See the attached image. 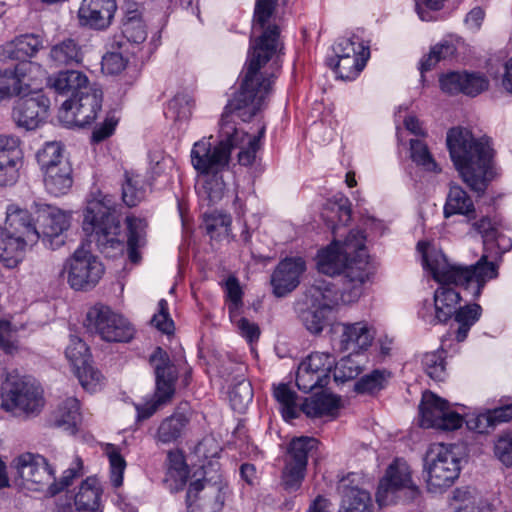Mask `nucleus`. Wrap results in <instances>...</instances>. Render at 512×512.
Returning <instances> with one entry per match:
<instances>
[{
    "label": "nucleus",
    "instance_id": "f257e3e1",
    "mask_svg": "<svg viewBox=\"0 0 512 512\" xmlns=\"http://www.w3.org/2000/svg\"><path fill=\"white\" fill-rule=\"evenodd\" d=\"M240 90L228 102L220 120L219 142L212 146L209 139L196 142L191 150V163L202 175L217 173L229 163V146L234 130L230 126V114L243 122L250 121L261 109L270 94L273 74L255 73L244 69Z\"/></svg>",
    "mask_w": 512,
    "mask_h": 512
},
{
    "label": "nucleus",
    "instance_id": "f03ea898",
    "mask_svg": "<svg viewBox=\"0 0 512 512\" xmlns=\"http://www.w3.org/2000/svg\"><path fill=\"white\" fill-rule=\"evenodd\" d=\"M422 264L440 284L434 292V314L422 315L431 325L448 322L460 307V293L449 285L463 287L473 298H478L487 280L498 275L496 265L488 261L485 254L475 264L462 266L450 264L441 252L422 251Z\"/></svg>",
    "mask_w": 512,
    "mask_h": 512
},
{
    "label": "nucleus",
    "instance_id": "7ed1b4c3",
    "mask_svg": "<svg viewBox=\"0 0 512 512\" xmlns=\"http://www.w3.org/2000/svg\"><path fill=\"white\" fill-rule=\"evenodd\" d=\"M351 202L345 196H335L324 205L322 218L331 228L334 235L332 243L317 256V268L319 272L328 275H342L345 278L346 270L350 266H359L360 260L364 262L368 271V279L372 274L365 246V235L360 230H351L346 239L341 242L336 239V230L340 226H346L351 221Z\"/></svg>",
    "mask_w": 512,
    "mask_h": 512
},
{
    "label": "nucleus",
    "instance_id": "20e7f679",
    "mask_svg": "<svg viewBox=\"0 0 512 512\" xmlns=\"http://www.w3.org/2000/svg\"><path fill=\"white\" fill-rule=\"evenodd\" d=\"M451 159L463 182L478 196L484 195L496 177L494 149L488 138H475L466 128L454 127L447 133Z\"/></svg>",
    "mask_w": 512,
    "mask_h": 512
},
{
    "label": "nucleus",
    "instance_id": "39448f33",
    "mask_svg": "<svg viewBox=\"0 0 512 512\" xmlns=\"http://www.w3.org/2000/svg\"><path fill=\"white\" fill-rule=\"evenodd\" d=\"M288 0H257L255 3L251 46L245 69L263 73L261 69L270 61L277 63L284 44L280 38V18L276 15L279 5Z\"/></svg>",
    "mask_w": 512,
    "mask_h": 512
},
{
    "label": "nucleus",
    "instance_id": "423d86ee",
    "mask_svg": "<svg viewBox=\"0 0 512 512\" xmlns=\"http://www.w3.org/2000/svg\"><path fill=\"white\" fill-rule=\"evenodd\" d=\"M117 207L112 195L98 191L88 201L84 213V232L94 237L100 252L109 258L123 254L125 249Z\"/></svg>",
    "mask_w": 512,
    "mask_h": 512
},
{
    "label": "nucleus",
    "instance_id": "0eeeda50",
    "mask_svg": "<svg viewBox=\"0 0 512 512\" xmlns=\"http://www.w3.org/2000/svg\"><path fill=\"white\" fill-rule=\"evenodd\" d=\"M6 228L0 227V261L7 268H14L22 259L25 246L36 243L40 232L30 213L16 205H9L6 212Z\"/></svg>",
    "mask_w": 512,
    "mask_h": 512
},
{
    "label": "nucleus",
    "instance_id": "6e6552de",
    "mask_svg": "<svg viewBox=\"0 0 512 512\" xmlns=\"http://www.w3.org/2000/svg\"><path fill=\"white\" fill-rule=\"evenodd\" d=\"M360 266H350L345 278H341V289L324 279H317L307 289L305 299L332 311L340 303L351 304L359 300L363 294V286L368 281V271L365 263L360 260Z\"/></svg>",
    "mask_w": 512,
    "mask_h": 512
},
{
    "label": "nucleus",
    "instance_id": "1a4fd4ad",
    "mask_svg": "<svg viewBox=\"0 0 512 512\" xmlns=\"http://www.w3.org/2000/svg\"><path fill=\"white\" fill-rule=\"evenodd\" d=\"M46 191L53 196L68 193L73 185V168L60 142H47L36 154Z\"/></svg>",
    "mask_w": 512,
    "mask_h": 512
},
{
    "label": "nucleus",
    "instance_id": "9d476101",
    "mask_svg": "<svg viewBox=\"0 0 512 512\" xmlns=\"http://www.w3.org/2000/svg\"><path fill=\"white\" fill-rule=\"evenodd\" d=\"M3 389L6 394L3 406L16 416H36L44 407L43 391L29 377L8 373Z\"/></svg>",
    "mask_w": 512,
    "mask_h": 512
},
{
    "label": "nucleus",
    "instance_id": "9b49d317",
    "mask_svg": "<svg viewBox=\"0 0 512 512\" xmlns=\"http://www.w3.org/2000/svg\"><path fill=\"white\" fill-rule=\"evenodd\" d=\"M149 362L155 373L154 398L152 401L136 407L138 420L150 418L160 406L172 400L178 379L176 366L172 363L168 353L161 347L155 348L149 357Z\"/></svg>",
    "mask_w": 512,
    "mask_h": 512
},
{
    "label": "nucleus",
    "instance_id": "f8f14e48",
    "mask_svg": "<svg viewBox=\"0 0 512 512\" xmlns=\"http://www.w3.org/2000/svg\"><path fill=\"white\" fill-rule=\"evenodd\" d=\"M455 446L443 443L430 445L424 458L427 485L431 491L450 487L458 478L461 467Z\"/></svg>",
    "mask_w": 512,
    "mask_h": 512
},
{
    "label": "nucleus",
    "instance_id": "ddd939ff",
    "mask_svg": "<svg viewBox=\"0 0 512 512\" xmlns=\"http://www.w3.org/2000/svg\"><path fill=\"white\" fill-rule=\"evenodd\" d=\"M319 440L309 436L294 437L287 445L282 471V484L287 491H296L306 474L308 458L319 447Z\"/></svg>",
    "mask_w": 512,
    "mask_h": 512
},
{
    "label": "nucleus",
    "instance_id": "4468645a",
    "mask_svg": "<svg viewBox=\"0 0 512 512\" xmlns=\"http://www.w3.org/2000/svg\"><path fill=\"white\" fill-rule=\"evenodd\" d=\"M87 328L107 342H128L134 329L122 315L105 305H95L86 316Z\"/></svg>",
    "mask_w": 512,
    "mask_h": 512
},
{
    "label": "nucleus",
    "instance_id": "2eb2a0df",
    "mask_svg": "<svg viewBox=\"0 0 512 512\" xmlns=\"http://www.w3.org/2000/svg\"><path fill=\"white\" fill-rule=\"evenodd\" d=\"M64 271L67 272V282L72 289L89 290L101 279L104 267L82 244L66 261Z\"/></svg>",
    "mask_w": 512,
    "mask_h": 512
},
{
    "label": "nucleus",
    "instance_id": "dca6fc26",
    "mask_svg": "<svg viewBox=\"0 0 512 512\" xmlns=\"http://www.w3.org/2000/svg\"><path fill=\"white\" fill-rule=\"evenodd\" d=\"M65 355L78 378L81 386L88 392H96L104 385V376L91 364L89 348L78 336L70 337Z\"/></svg>",
    "mask_w": 512,
    "mask_h": 512
},
{
    "label": "nucleus",
    "instance_id": "f3484780",
    "mask_svg": "<svg viewBox=\"0 0 512 512\" xmlns=\"http://www.w3.org/2000/svg\"><path fill=\"white\" fill-rule=\"evenodd\" d=\"M421 426L455 430L462 426L463 417L450 409L449 403L432 392H425L419 406Z\"/></svg>",
    "mask_w": 512,
    "mask_h": 512
},
{
    "label": "nucleus",
    "instance_id": "a211bd4d",
    "mask_svg": "<svg viewBox=\"0 0 512 512\" xmlns=\"http://www.w3.org/2000/svg\"><path fill=\"white\" fill-rule=\"evenodd\" d=\"M101 106L102 92L90 88L78 97L66 100L62 104L60 118L69 125L85 127L96 119Z\"/></svg>",
    "mask_w": 512,
    "mask_h": 512
},
{
    "label": "nucleus",
    "instance_id": "6ab92c4d",
    "mask_svg": "<svg viewBox=\"0 0 512 512\" xmlns=\"http://www.w3.org/2000/svg\"><path fill=\"white\" fill-rule=\"evenodd\" d=\"M401 490H407L412 499L419 493L417 486L412 482L408 464L402 459H396L388 466L379 482L376 500L380 506L387 505L392 501V496Z\"/></svg>",
    "mask_w": 512,
    "mask_h": 512
},
{
    "label": "nucleus",
    "instance_id": "aec40b11",
    "mask_svg": "<svg viewBox=\"0 0 512 512\" xmlns=\"http://www.w3.org/2000/svg\"><path fill=\"white\" fill-rule=\"evenodd\" d=\"M13 467L29 489L41 490L55 478L47 460L39 454L23 453L13 461Z\"/></svg>",
    "mask_w": 512,
    "mask_h": 512
},
{
    "label": "nucleus",
    "instance_id": "412c9836",
    "mask_svg": "<svg viewBox=\"0 0 512 512\" xmlns=\"http://www.w3.org/2000/svg\"><path fill=\"white\" fill-rule=\"evenodd\" d=\"M223 503L221 490L215 484L199 479L189 484L186 493L188 512H219Z\"/></svg>",
    "mask_w": 512,
    "mask_h": 512
},
{
    "label": "nucleus",
    "instance_id": "4be33fe9",
    "mask_svg": "<svg viewBox=\"0 0 512 512\" xmlns=\"http://www.w3.org/2000/svg\"><path fill=\"white\" fill-rule=\"evenodd\" d=\"M49 100L43 95L20 98L12 110V119L19 128L27 131L38 128L47 118Z\"/></svg>",
    "mask_w": 512,
    "mask_h": 512
},
{
    "label": "nucleus",
    "instance_id": "5701e85b",
    "mask_svg": "<svg viewBox=\"0 0 512 512\" xmlns=\"http://www.w3.org/2000/svg\"><path fill=\"white\" fill-rule=\"evenodd\" d=\"M23 153L14 136H0V186H12L19 178Z\"/></svg>",
    "mask_w": 512,
    "mask_h": 512
},
{
    "label": "nucleus",
    "instance_id": "b1692460",
    "mask_svg": "<svg viewBox=\"0 0 512 512\" xmlns=\"http://www.w3.org/2000/svg\"><path fill=\"white\" fill-rule=\"evenodd\" d=\"M334 334L338 336L339 350L352 354L366 350L374 338L371 329L365 322L338 323L334 326Z\"/></svg>",
    "mask_w": 512,
    "mask_h": 512
},
{
    "label": "nucleus",
    "instance_id": "393cba45",
    "mask_svg": "<svg viewBox=\"0 0 512 512\" xmlns=\"http://www.w3.org/2000/svg\"><path fill=\"white\" fill-rule=\"evenodd\" d=\"M116 10L115 0H82L78 17L81 25L104 30L111 25Z\"/></svg>",
    "mask_w": 512,
    "mask_h": 512
},
{
    "label": "nucleus",
    "instance_id": "a878e982",
    "mask_svg": "<svg viewBox=\"0 0 512 512\" xmlns=\"http://www.w3.org/2000/svg\"><path fill=\"white\" fill-rule=\"evenodd\" d=\"M305 270V262L301 258H286L275 268L271 276L273 293L284 297L292 292L300 283V276Z\"/></svg>",
    "mask_w": 512,
    "mask_h": 512
},
{
    "label": "nucleus",
    "instance_id": "bb28decb",
    "mask_svg": "<svg viewBox=\"0 0 512 512\" xmlns=\"http://www.w3.org/2000/svg\"><path fill=\"white\" fill-rule=\"evenodd\" d=\"M43 43V37L39 34H23L7 43L2 49V55L19 61L18 64H27L28 69L31 65L28 59L34 57L43 48Z\"/></svg>",
    "mask_w": 512,
    "mask_h": 512
},
{
    "label": "nucleus",
    "instance_id": "cd10ccee",
    "mask_svg": "<svg viewBox=\"0 0 512 512\" xmlns=\"http://www.w3.org/2000/svg\"><path fill=\"white\" fill-rule=\"evenodd\" d=\"M42 221L43 240L49 242L51 246H60L64 243L61 239L62 233L70 226V215L66 212L48 206L38 217Z\"/></svg>",
    "mask_w": 512,
    "mask_h": 512
},
{
    "label": "nucleus",
    "instance_id": "c85d7f7f",
    "mask_svg": "<svg viewBox=\"0 0 512 512\" xmlns=\"http://www.w3.org/2000/svg\"><path fill=\"white\" fill-rule=\"evenodd\" d=\"M235 114H230V126L234 130L229 146V155L234 148L240 149L238 162L242 166H250L256 159V153L260 149L259 137H250L247 132L239 130L232 119Z\"/></svg>",
    "mask_w": 512,
    "mask_h": 512
},
{
    "label": "nucleus",
    "instance_id": "c756f323",
    "mask_svg": "<svg viewBox=\"0 0 512 512\" xmlns=\"http://www.w3.org/2000/svg\"><path fill=\"white\" fill-rule=\"evenodd\" d=\"M443 213L445 218L456 214L465 216L468 221L476 218V210L471 197L457 184L450 185Z\"/></svg>",
    "mask_w": 512,
    "mask_h": 512
},
{
    "label": "nucleus",
    "instance_id": "7c9ffc66",
    "mask_svg": "<svg viewBox=\"0 0 512 512\" xmlns=\"http://www.w3.org/2000/svg\"><path fill=\"white\" fill-rule=\"evenodd\" d=\"M50 86L60 94H71V98H76L90 90L87 76L76 70L61 71L49 78Z\"/></svg>",
    "mask_w": 512,
    "mask_h": 512
},
{
    "label": "nucleus",
    "instance_id": "2f4dec72",
    "mask_svg": "<svg viewBox=\"0 0 512 512\" xmlns=\"http://www.w3.org/2000/svg\"><path fill=\"white\" fill-rule=\"evenodd\" d=\"M82 60V47L73 38L63 39L50 48L49 61L56 68L79 65Z\"/></svg>",
    "mask_w": 512,
    "mask_h": 512
},
{
    "label": "nucleus",
    "instance_id": "473e14b6",
    "mask_svg": "<svg viewBox=\"0 0 512 512\" xmlns=\"http://www.w3.org/2000/svg\"><path fill=\"white\" fill-rule=\"evenodd\" d=\"M331 312L315 305L305 299L303 303H299L297 314L301 324L312 335H319L328 325V316Z\"/></svg>",
    "mask_w": 512,
    "mask_h": 512
},
{
    "label": "nucleus",
    "instance_id": "72a5a7b5",
    "mask_svg": "<svg viewBox=\"0 0 512 512\" xmlns=\"http://www.w3.org/2000/svg\"><path fill=\"white\" fill-rule=\"evenodd\" d=\"M80 403L76 398L69 397L62 402L54 414L53 424L70 434H75L81 424Z\"/></svg>",
    "mask_w": 512,
    "mask_h": 512
},
{
    "label": "nucleus",
    "instance_id": "f704fd0d",
    "mask_svg": "<svg viewBox=\"0 0 512 512\" xmlns=\"http://www.w3.org/2000/svg\"><path fill=\"white\" fill-rule=\"evenodd\" d=\"M350 479H352L350 477ZM349 478H342L338 485V491L342 495L341 510L343 512H364L370 503V493L362 486L355 489H347Z\"/></svg>",
    "mask_w": 512,
    "mask_h": 512
},
{
    "label": "nucleus",
    "instance_id": "c9c22d12",
    "mask_svg": "<svg viewBox=\"0 0 512 512\" xmlns=\"http://www.w3.org/2000/svg\"><path fill=\"white\" fill-rule=\"evenodd\" d=\"M101 487L95 477L86 478L75 496L77 512H99Z\"/></svg>",
    "mask_w": 512,
    "mask_h": 512
},
{
    "label": "nucleus",
    "instance_id": "e433bc0d",
    "mask_svg": "<svg viewBox=\"0 0 512 512\" xmlns=\"http://www.w3.org/2000/svg\"><path fill=\"white\" fill-rule=\"evenodd\" d=\"M121 31L123 36L131 43L140 44L147 38L146 25L142 19V13L135 4L127 5L122 18Z\"/></svg>",
    "mask_w": 512,
    "mask_h": 512
},
{
    "label": "nucleus",
    "instance_id": "4c0bfd02",
    "mask_svg": "<svg viewBox=\"0 0 512 512\" xmlns=\"http://www.w3.org/2000/svg\"><path fill=\"white\" fill-rule=\"evenodd\" d=\"M146 197L144 178L133 171H125L121 185V198L127 207H136Z\"/></svg>",
    "mask_w": 512,
    "mask_h": 512
},
{
    "label": "nucleus",
    "instance_id": "58836bf2",
    "mask_svg": "<svg viewBox=\"0 0 512 512\" xmlns=\"http://www.w3.org/2000/svg\"><path fill=\"white\" fill-rule=\"evenodd\" d=\"M361 52L358 58L336 56L337 60L331 59L328 64L333 68L340 79L347 81L354 80L364 69L370 58V51L362 50Z\"/></svg>",
    "mask_w": 512,
    "mask_h": 512
},
{
    "label": "nucleus",
    "instance_id": "ea45409f",
    "mask_svg": "<svg viewBox=\"0 0 512 512\" xmlns=\"http://www.w3.org/2000/svg\"><path fill=\"white\" fill-rule=\"evenodd\" d=\"M126 224L128 229L126 244L128 257L132 263L138 264L141 260V255L138 249L145 245V229L147 227V223L144 219L127 216Z\"/></svg>",
    "mask_w": 512,
    "mask_h": 512
},
{
    "label": "nucleus",
    "instance_id": "a19ab883",
    "mask_svg": "<svg viewBox=\"0 0 512 512\" xmlns=\"http://www.w3.org/2000/svg\"><path fill=\"white\" fill-rule=\"evenodd\" d=\"M338 408V398L324 391L305 399L301 406L303 413L312 418L332 414Z\"/></svg>",
    "mask_w": 512,
    "mask_h": 512
},
{
    "label": "nucleus",
    "instance_id": "79ce46f5",
    "mask_svg": "<svg viewBox=\"0 0 512 512\" xmlns=\"http://www.w3.org/2000/svg\"><path fill=\"white\" fill-rule=\"evenodd\" d=\"M188 423L189 419L185 414L174 413L160 423L155 438L163 444L172 443L182 435Z\"/></svg>",
    "mask_w": 512,
    "mask_h": 512
},
{
    "label": "nucleus",
    "instance_id": "37998d69",
    "mask_svg": "<svg viewBox=\"0 0 512 512\" xmlns=\"http://www.w3.org/2000/svg\"><path fill=\"white\" fill-rule=\"evenodd\" d=\"M481 314L482 308L476 303L459 307L454 315L455 321L459 324L455 335L458 342H463L467 338L469 330L480 319Z\"/></svg>",
    "mask_w": 512,
    "mask_h": 512
},
{
    "label": "nucleus",
    "instance_id": "c03bdc74",
    "mask_svg": "<svg viewBox=\"0 0 512 512\" xmlns=\"http://www.w3.org/2000/svg\"><path fill=\"white\" fill-rule=\"evenodd\" d=\"M27 72V64H16L14 69L0 72V99L11 97L21 92V81Z\"/></svg>",
    "mask_w": 512,
    "mask_h": 512
},
{
    "label": "nucleus",
    "instance_id": "a18cd8bd",
    "mask_svg": "<svg viewBox=\"0 0 512 512\" xmlns=\"http://www.w3.org/2000/svg\"><path fill=\"white\" fill-rule=\"evenodd\" d=\"M273 396L280 405V411L286 421L299 415L297 394L287 384L281 383L273 387Z\"/></svg>",
    "mask_w": 512,
    "mask_h": 512
},
{
    "label": "nucleus",
    "instance_id": "49530a36",
    "mask_svg": "<svg viewBox=\"0 0 512 512\" xmlns=\"http://www.w3.org/2000/svg\"><path fill=\"white\" fill-rule=\"evenodd\" d=\"M391 378L386 369H375L361 377L354 385V390L361 394H374L384 389Z\"/></svg>",
    "mask_w": 512,
    "mask_h": 512
},
{
    "label": "nucleus",
    "instance_id": "de8ad7c7",
    "mask_svg": "<svg viewBox=\"0 0 512 512\" xmlns=\"http://www.w3.org/2000/svg\"><path fill=\"white\" fill-rule=\"evenodd\" d=\"M243 295L239 280L235 276H229L225 281V301L231 321H235L242 313Z\"/></svg>",
    "mask_w": 512,
    "mask_h": 512
},
{
    "label": "nucleus",
    "instance_id": "09e8293b",
    "mask_svg": "<svg viewBox=\"0 0 512 512\" xmlns=\"http://www.w3.org/2000/svg\"><path fill=\"white\" fill-rule=\"evenodd\" d=\"M350 354L341 358L334 364V378L336 381L346 382L355 379L363 370L361 355Z\"/></svg>",
    "mask_w": 512,
    "mask_h": 512
},
{
    "label": "nucleus",
    "instance_id": "8fccbe9b",
    "mask_svg": "<svg viewBox=\"0 0 512 512\" xmlns=\"http://www.w3.org/2000/svg\"><path fill=\"white\" fill-rule=\"evenodd\" d=\"M362 50L370 51V47L368 43L356 33L339 38L333 46L335 56L358 58Z\"/></svg>",
    "mask_w": 512,
    "mask_h": 512
},
{
    "label": "nucleus",
    "instance_id": "3c124183",
    "mask_svg": "<svg viewBox=\"0 0 512 512\" xmlns=\"http://www.w3.org/2000/svg\"><path fill=\"white\" fill-rule=\"evenodd\" d=\"M193 106L194 100L190 94L178 93L169 101L165 114L175 122L187 121L191 117Z\"/></svg>",
    "mask_w": 512,
    "mask_h": 512
},
{
    "label": "nucleus",
    "instance_id": "603ef678",
    "mask_svg": "<svg viewBox=\"0 0 512 512\" xmlns=\"http://www.w3.org/2000/svg\"><path fill=\"white\" fill-rule=\"evenodd\" d=\"M335 359L329 353L314 352L310 354L300 365L318 374L322 379L330 381V372L334 367Z\"/></svg>",
    "mask_w": 512,
    "mask_h": 512
},
{
    "label": "nucleus",
    "instance_id": "864d4df0",
    "mask_svg": "<svg viewBox=\"0 0 512 512\" xmlns=\"http://www.w3.org/2000/svg\"><path fill=\"white\" fill-rule=\"evenodd\" d=\"M445 351L438 350L423 354L421 363L425 373L435 381H442L446 376Z\"/></svg>",
    "mask_w": 512,
    "mask_h": 512
},
{
    "label": "nucleus",
    "instance_id": "5fc2aeb1",
    "mask_svg": "<svg viewBox=\"0 0 512 512\" xmlns=\"http://www.w3.org/2000/svg\"><path fill=\"white\" fill-rule=\"evenodd\" d=\"M105 453L110 463V480L114 488H119L123 484V475L126 468V461L120 454L117 446L107 444Z\"/></svg>",
    "mask_w": 512,
    "mask_h": 512
},
{
    "label": "nucleus",
    "instance_id": "6e6d98bb",
    "mask_svg": "<svg viewBox=\"0 0 512 512\" xmlns=\"http://www.w3.org/2000/svg\"><path fill=\"white\" fill-rule=\"evenodd\" d=\"M231 223L232 219L229 215L211 214L205 217L204 228L212 239H220L229 234Z\"/></svg>",
    "mask_w": 512,
    "mask_h": 512
},
{
    "label": "nucleus",
    "instance_id": "4d7b16f0",
    "mask_svg": "<svg viewBox=\"0 0 512 512\" xmlns=\"http://www.w3.org/2000/svg\"><path fill=\"white\" fill-rule=\"evenodd\" d=\"M229 399L234 410L243 411L253 399L251 384L245 380L235 384L229 392Z\"/></svg>",
    "mask_w": 512,
    "mask_h": 512
},
{
    "label": "nucleus",
    "instance_id": "13d9d810",
    "mask_svg": "<svg viewBox=\"0 0 512 512\" xmlns=\"http://www.w3.org/2000/svg\"><path fill=\"white\" fill-rule=\"evenodd\" d=\"M83 475V461L76 457L70 467L63 472L59 482L54 481L49 485L48 491L55 495L73 484L74 480Z\"/></svg>",
    "mask_w": 512,
    "mask_h": 512
},
{
    "label": "nucleus",
    "instance_id": "bf43d9fd",
    "mask_svg": "<svg viewBox=\"0 0 512 512\" xmlns=\"http://www.w3.org/2000/svg\"><path fill=\"white\" fill-rule=\"evenodd\" d=\"M18 330L10 321L0 318V350L14 354L19 350Z\"/></svg>",
    "mask_w": 512,
    "mask_h": 512
},
{
    "label": "nucleus",
    "instance_id": "052dcab7",
    "mask_svg": "<svg viewBox=\"0 0 512 512\" xmlns=\"http://www.w3.org/2000/svg\"><path fill=\"white\" fill-rule=\"evenodd\" d=\"M410 151L411 158L417 165L422 166L427 171H437V164L423 141L411 139Z\"/></svg>",
    "mask_w": 512,
    "mask_h": 512
},
{
    "label": "nucleus",
    "instance_id": "680f3d73",
    "mask_svg": "<svg viewBox=\"0 0 512 512\" xmlns=\"http://www.w3.org/2000/svg\"><path fill=\"white\" fill-rule=\"evenodd\" d=\"M329 382L322 379L318 374L301 365L296 374V385L299 390L308 393L315 388H324Z\"/></svg>",
    "mask_w": 512,
    "mask_h": 512
},
{
    "label": "nucleus",
    "instance_id": "e2e57ef3",
    "mask_svg": "<svg viewBox=\"0 0 512 512\" xmlns=\"http://www.w3.org/2000/svg\"><path fill=\"white\" fill-rule=\"evenodd\" d=\"M472 228L482 236L484 244L502 239V235L498 231L497 222L488 216H483L479 220L474 221Z\"/></svg>",
    "mask_w": 512,
    "mask_h": 512
},
{
    "label": "nucleus",
    "instance_id": "0e129e2a",
    "mask_svg": "<svg viewBox=\"0 0 512 512\" xmlns=\"http://www.w3.org/2000/svg\"><path fill=\"white\" fill-rule=\"evenodd\" d=\"M151 323L165 334L173 333L174 322L169 315L168 302L165 299L158 302V313L153 316Z\"/></svg>",
    "mask_w": 512,
    "mask_h": 512
},
{
    "label": "nucleus",
    "instance_id": "69168bd1",
    "mask_svg": "<svg viewBox=\"0 0 512 512\" xmlns=\"http://www.w3.org/2000/svg\"><path fill=\"white\" fill-rule=\"evenodd\" d=\"M494 453L505 466H512V431L499 436L494 446Z\"/></svg>",
    "mask_w": 512,
    "mask_h": 512
},
{
    "label": "nucleus",
    "instance_id": "338daca9",
    "mask_svg": "<svg viewBox=\"0 0 512 512\" xmlns=\"http://www.w3.org/2000/svg\"><path fill=\"white\" fill-rule=\"evenodd\" d=\"M463 85V93L469 96H476L488 88V80L481 74L466 73Z\"/></svg>",
    "mask_w": 512,
    "mask_h": 512
},
{
    "label": "nucleus",
    "instance_id": "774afa93",
    "mask_svg": "<svg viewBox=\"0 0 512 512\" xmlns=\"http://www.w3.org/2000/svg\"><path fill=\"white\" fill-rule=\"evenodd\" d=\"M453 499L461 503L457 507V512H479L476 499L469 488H457L453 492Z\"/></svg>",
    "mask_w": 512,
    "mask_h": 512
}]
</instances>
